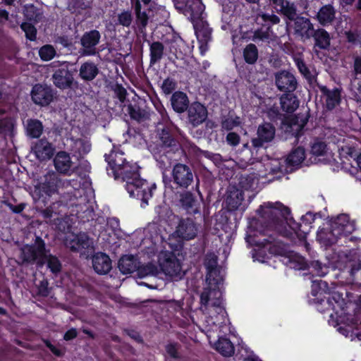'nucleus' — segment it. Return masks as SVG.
<instances>
[{"mask_svg": "<svg viewBox=\"0 0 361 361\" xmlns=\"http://www.w3.org/2000/svg\"><path fill=\"white\" fill-rule=\"evenodd\" d=\"M106 160L115 179L121 178L126 183L125 186L130 195L141 198L142 202L147 204L155 185H150L140 178L136 164L127 162L123 153L118 150L111 151L106 155Z\"/></svg>", "mask_w": 361, "mask_h": 361, "instance_id": "nucleus-1", "label": "nucleus"}, {"mask_svg": "<svg viewBox=\"0 0 361 361\" xmlns=\"http://www.w3.org/2000/svg\"><path fill=\"white\" fill-rule=\"evenodd\" d=\"M22 255L23 260L27 262H36L39 266L47 263L48 268L53 273L61 271V264L59 259L47 253L45 243L39 237L36 238L33 245H26L23 248Z\"/></svg>", "mask_w": 361, "mask_h": 361, "instance_id": "nucleus-2", "label": "nucleus"}, {"mask_svg": "<svg viewBox=\"0 0 361 361\" xmlns=\"http://www.w3.org/2000/svg\"><path fill=\"white\" fill-rule=\"evenodd\" d=\"M261 209L262 217L267 221V226L280 233L286 228V224H288V221L292 219L290 216L289 208L280 202L274 204L268 202L262 206Z\"/></svg>", "mask_w": 361, "mask_h": 361, "instance_id": "nucleus-3", "label": "nucleus"}, {"mask_svg": "<svg viewBox=\"0 0 361 361\" xmlns=\"http://www.w3.org/2000/svg\"><path fill=\"white\" fill-rule=\"evenodd\" d=\"M218 284H209L205 287L200 295V310L207 314L214 312L219 314L223 311L221 306V293L217 288Z\"/></svg>", "mask_w": 361, "mask_h": 361, "instance_id": "nucleus-4", "label": "nucleus"}, {"mask_svg": "<svg viewBox=\"0 0 361 361\" xmlns=\"http://www.w3.org/2000/svg\"><path fill=\"white\" fill-rule=\"evenodd\" d=\"M159 265L163 273L175 279H181L184 275L180 261L173 252L162 251L158 257Z\"/></svg>", "mask_w": 361, "mask_h": 361, "instance_id": "nucleus-5", "label": "nucleus"}, {"mask_svg": "<svg viewBox=\"0 0 361 361\" xmlns=\"http://www.w3.org/2000/svg\"><path fill=\"white\" fill-rule=\"evenodd\" d=\"M71 186V180L62 178L60 175L54 171H48L44 176V180L39 186L40 191L48 196L59 192Z\"/></svg>", "mask_w": 361, "mask_h": 361, "instance_id": "nucleus-6", "label": "nucleus"}, {"mask_svg": "<svg viewBox=\"0 0 361 361\" xmlns=\"http://www.w3.org/2000/svg\"><path fill=\"white\" fill-rule=\"evenodd\" d=\"M176 9L181 11L193 23L204 19V5L201 0H173Z\"/></svg>", "mask_w": 361, "mask_h": 361, "instance_id": "nucleus-7", "label": "nucleus"}, {"mask_svg": "<svg viewBox=\"0 0 361 361\" xmlns=\"http://www.w3.org/2000/svg\"><path fill=\"white\" fill-rule=\"evenodd\" d=\"M338 269L343 270L349 269L352 276L357 271L361 269V257L359 252L355 250L340 252L336 262Z\"/></svg>", "mask_w": 361, "mask_h": 361, "instance_id": "nucleus-8", "label": "nucleus"}, {"mask_svg": "<svg viewBox=\"0 0 361 361\" xmlns=\"http://www.w3.org/2000/svg\"><path fill=\"white\" fill-rule=\"evenodd\" d=\"M173 183L181 188H187L193 182V172L190 166L184 164H176L171 171Z\"/></svg>", "mask_w": 361, "mask_h": 361, "instance_id": "nucleus-9", "label": "nucleus"}, {"mask_svg": "<svg viewBox=\"0 0 361 361\" xmlns=\"http://www.w3.org/2000/svg\"><path fill=\"white\" fill-rule=\"evenodd\" d=\"M100 38V33L96 30L84 33L80 39L82 45L79 51L80 56H94L97 53L96 46L99 43Z\"/></svg>", "mask_w": 361, "mask_h": 361, "instance_id": "nucleus-10", "label": "nucleus"}, {"mask_svg": "<svg viewBox=\"0 0 361 361\" xmlns=\"http://www.w3.org/2000/svg\"><path fill=\"white\" fill-rule=\"evenodd\" d=\"M64 244L73 252H79L83 249L92 248L93 246L92 240L85 233H80L78 234L68 233L64 238Z\"/></svg>", "mask_w": 361, "mask_h": 361, "instance_id": "nucleus-11", "label": "nucleus"}, {"mask_svg": "<svg viewBox=\"0 0 361 361\" xmlns=\"http://www.w3.org/2000/svg\"><path fill=\"white\" fill-rule=\"evenodd\" d=\"M275 85L278 90L283 92H293L298 87L295 75L287 71H281L274 74Z\"/></svg>", "mask_w": 361, "mask_h": 361, "instance_id": "nucleus-12", "label": "nucleus"}, {"mask_svg": "<svg viewBox=\"0 0 361 361\" xmlns=\"http://www.w3.org/2000/svg\"><path fill=\"white\" fill-rule=\"evenodd\" d=\"M188 121L192 127H197L207 118L208 111L205 106L195 102L190 104L187 109Z\"/></svg>", "mask_w": 361, "mask_h": 361, "instance_id": "nucleus-13", "label": "nucleus"}, {"mask_svg": "<svg viewBox=\"0 0 361 361\" xmlns=\"http://www.w3.org/2000/svg\"><path fill=\"white\" fill-rule=\"evenodd\" d=\"M54 166L59 175L71 176L73 170V162L69 153L65 151H60L56 153L54 160Z\"/></svg>", "mask_w": 361, "mask_h": 361, "instance_id": "nucleus-14", "label": "nucleus"}, {"mask_svg": "<svg viewBox=\"0 0 361 361\" xmlns=\"http://www.w3.org/2000/svg\"><path fill=\"white\" fill-rule=\"evenodd\" d=\"M217 256L214 253H208L204 259V266L207 270L206 281L209 284H219L222 281L217 267Z\"/></svg>", "mask_w": 361, "mask_h": 361, "instance_id": "nucleus-15", "label": "nucleus"}, {"mask_svg": "<svg viewBox=\"0 0 361 361\" xmlns=\"http://www.w3.org/2000/svg\"><path fill=\"white\" fill-rule=\"evenodd\" d=\"M276 130L270 123H264L259 126L257 135V137L252 139V144L254 147H262L266 142H271L275 136Z\"/></svg>", "mask_w": 361, "mask_h": 361, "instance_id": "nucleus-16", "label": "nucleus"}, {"mask_svg": "<svg viewBox=\"0 0 361 361\" xmlns=\"http://www.w3.org/2000/svg\"><path fill=\"white\" fill-rule=\"evenodd\" d=\"M336 231V235L340 237L351 234L355 230V223L350 220L348 215L342 214L338 215L331 223Z\"/></svg>", "mask_w": 361, "mask_h": 361, "instance_id": "nucleus-17", "label": "nucleus"}, {"mask_svg": "<svg viewBox=\"0 0 361 361\" xmlns=\"http://www.w3.org/2000/svg\"><path fill=\"white\" fill-rule=\"evenodd\" d=\"M294 34L303 40L310 39L314 34V25L309 18L297 16L293 23Z\"/></svg>", "mask_w": 361, "mask_h": 361, "instance_id": "nucleus-18", "label": "nucleus"}, {"mask_svg": "<svg viewBox=\"0 0 361 361\" xmlns=\"http://www.w3.org/2000/svg\"><path fill=\"white\" fill-rule=\"evenodd\" d=\"M32 152L39 161H44L50 159L53 157L55 148L47 140L41 139L35 143L32 147Z\"/></svg>", "mask_w": 361, "mask_h": 361, "instance_id": "nucleus-19", "label": "nucleus"}, {"mask_svg": "<svg viewBox=\"0 0 361 361\" xmlns=\"http://www.w3.org/2000/svg\"><path fill=\"white\" fill-rule=\"evenodd\" d=\"M32 101L41 106L48 105L53 98L52 90L47 86L35 85L31 92Z\"/></svg>", "mask_w": 361, "mask_h": 361, "instance_id": "nucleus-20", "label": "nucleus"}, {"mask_svg": "<svg viewBox=\"0 0 361 361\" xmlns=\"http://www.w3.org/2000/svg\"><path fill=\"white\" fill-rule=\"evenodd\" d=\"M175 233L179 238L188 240L197 235V228L192 220L190 219H181Z\"/></svg>", "mask_w": 361, "mask_h": 361, "instance_id": "nucleus-21", "label": "nucleus"}, {"mask_svg": "<svg viewBox=\"0 0 361 361\" xmlns=\"http://www.w3.org/2000/svg\"><path fill=\"white\" fill-rule=\"evenodd\" d=\"M192 24L197 37L201 43L200 49H203L211 40L212 29L204 19L195 22Z\"/></svg>", "mask_w": 361, "mask_h": 361, "instance_id": "nucleus-22", "label": "nucleus"}, {"mask_svg": "<svg viewBox=\"0 0 361 361\" xmlns=\"http://www.w3.org/2000/svg\"><path fill=\"white\" fill-rule=\"evenodd\" d=\"M92 267L97 274H106L111 269V260L107 255L97 252L92 257Z\"/></svg>", "mask_w": 361, "mask_h": 361, "instance_id": "nucleus-23", "label": "nucleus"}, {"mask_svg": "<svg viewBox=\"0 0 361 361\" xmlns=\"http://www.w3.org/2000/svg\"><path fill=\"white\" fill-rule=\"evenodd\" d=\"M54 84L60 89H66L71 86L73 77L68 68L56 70L52 75Z\"/></svg>", "mask_w": 361, "mask_h": 361, "instance_id": "nucleus-24", "label": "nucleus"}, {"mask_svg": "<svg viewBox=\"0 0 361 361\" xmlns=\"http://www.w3.org/2000/svg\"><path fill=\"white\" fill-rule=\"evenodd\" d=\"M322 295V293H319V297L317 298L318 302L321 305H324V307L319 308L317 307L318 310L320 312H326L330 310H335L336 305H337L338 307H341L343 303V299L342 298V296L336 292L332 293L331 295H329L327 298H320Z\"/></svg>", "mask_w": 361, "mask_h": 361, "instance_id": "nucleus-25", "label": "nucleus"}, {"mask_svg": "<svg viewBox=\"0 0 361 361\" xmlns=\"http://www.w3.org/2000/svg\"><path fill=\"white\" fill-rule=\"evenodd\" d=\"M336 11L331 4L323 6L317 12V20L324 25L331 24L336 18Z\"/></svg>", "mask_w": 361, "mask_h": 361, "instance_id": "nucleus-26", "label": "nucleus"}, {"mask_svg": "<svg viewBox=\"0 0 361 361\" xmlns=\"http://www.w3.org/2000/svg\"><path fill=\"white\" fill-rule=\"evenodd\" d=\"M320 90L325 97L326 108L329 110L334 109L341 102V92L335 88L329 90L325 86L320 87Z\"/></svg>", "mask_w": 361, "mask_h": 361, "instance_id": "nucleus-27", "label": "nucleus"}, {"mask_svg": "<svg viewBox=\"0 0 361 361\" xmlns=\"http://www.w3.org/2000/svg\"><path fill=\"white\" fill-rule=\"evenodd\" d=\"M118 267L122 274H128L139 269V262L133 255H124L119 259Z\"/></svg>", "mask_w": 361, "mask_h": 361, "instance_id": "nucleus-28", "label": "nucleus"}, {"mask_svg": "<svg viewBox=\"0 0 361 361\" xmlns=\"http://www.w3.org/2000/svg\"><path fill=\"white\" fill-rule=\"evenodd\" d=\"M173 110L178 113H183L189 107L188 97L184 92H176L171 98Z\"/></svg>", "mask_w": 361, "mask_h": 361, "instance_id": "nucleus-29", "label": "nucleus"}, {"mask_svg": "<svg viewBox=\"0 0 361 361\" xmlns=\"http://www.w3.org/2000/svg\"><path fill=\"white\" fill-rule=\"evenodd\" d=\"M99 71V68L94 63L87 61L80 66L79 76L85 81H92L97 76Z\"/></svg>", "mask_w": 361, "mask_h": 361, "instance_id": "nucleus-30", "label": "nucleus"}, {"mask_svg": "<svg viewBox=\"0 0 361 361\" xmlns=\"http://www.w3.org/2000/svg\"><path fill=\"white\" fill-rule=\"evenodd\" d=\"M339 237L338 235H336V231L331 224L329 227L322 228L317 233L318 240L326 246L336 243Z\"/></svg>", "mask_w": 361, "mask_h": 361, "instance_id": "nucleus-31", "label": "nucleus"}, {"mask_svg": "<svg viewBox=\"0 0 361 361\" xmlns=\"http://www.w3.org/2000/svg\"><path fill=\"white\" fill-rule=\"evenodd\" d=\"M71 149L80 156L87 154L91 150V144L87 138H71Z\"/></svg>", "mask_w": 361, "mask_h": 361, "instance_id": "nucleus-32", "label": "nucleus"}, {"mask_svg": "<svg viewBox=\"0 0 361 361\" xmlns=\"http://www.w3.org/2000/svg\"><path fill=\"white\" fill-rule=\"evenodd\" d=\"M243 195L241 190L233 188L231 190L226 197V203L228 209L231 211L237 209L242 204Z\"/></svg>", "mask_w": 361, "mask_h": 361, "instance_id": "nucleus-33", "label": "nucleus"}, {"mask_svg": "<svg viewBox=\"0 0 361 361\" xmlns=\"http://www.w3.org/2000/svg\"><path fill=\"white\" fill-rule=\"evenodd\" d=\"M281 106L283 111L293 113L299 106V100L293 94H283L280 98Z\"/></svg>", "mask_w": 361, "mask_h": 361, "instance_id": "nucleus-34", "label": "nucleus"}, {"mask_svg": "<svg viewBox=\"0 0 361 361\" xmlns=\"http://www.w3.org/2000/svg\"><path fill=\"white\" fill-rule=\"evenodd\" d=\"M180 202L188 213L197 214L199 212V202L192 193L189 192L183 193L181 195Z\"/></svg>", "mask_w": 361, "mask_h": 361, "instance_id": "nucleus-35", "label": "nucleus"}, {"mask_svg": "<svg viewBox=\"0 0 361 361\" xmlns=\"http://www.w3.org/2000/svg\"><path fill=\"white\" fill-rule=\"evenodd\" d=\"M277 12L282 13L289 20H294L297 17V8L293 3L282 0L281 3L274 6Z\"/></svg>", "mask_w": 361, "mask_h": 361, "instance_id": "nucleus-36", "label": "nucleus"}, {"mask_svg": "<svg viewBox=\"0 0 361 361\" xmlns=\"http://www.w3.org/2000/svg\"><path fill=\"white\" fill-rule=\"evenodd\" d=\"M43 132V126L41 121L37 119H28L26 122V133L32 138L39 137Z\"/></svg>", "mask_w": 361, "mask_h": 361, "instance_id": "nucleus-37", "label": "nucleus"}, {"mask_svg": "<svg viewBox=\"0 0 361 361\" xmlns=\"http://www.w3.org/2000/svg\"><path fill=\"white\" fill-rule=\"evenodd\" d=\"M312 37L315 41V46L322 49H326L330 46V37L324 29H318L314 31Z\"/></svg>", "mask_w": 361, "mask_h": 361, "instance_id": "nucleus-38", "label": "nucleus"}, {"mask_svg": "<svg viewBox=\"0 0 361 361\" xmlns=\"http://www.w3.org/2000/svg\"><path fill=\"white\" fill-rule=\"evenodd\" d=\"M216 350L225 357H230L234 353V346L230 340L220 338L215 343Z\"/></svg>", "mask_w": 361, "mask_h": 361, "instance_id": "nucleus-39", "label": "nucleus"}, {"mask_svg": "<svg viewBox=\"0 0 361 361\" xmlns=\"http://www.w3.org/2000/svg\"><path fill=\"white\" fill-rule=\"evenodd\" d=\"M150 64L154 65L159 61L163 56L164 51V46L160 42H154L150 44Z\"/></svg>", "mask_w": 361, "mask_h": 361, "instance_id": "nucleus-40", "label": "nucleus"}, {"mask_svg": "<svg viewBox=\"0 0 361 361\" xmlns=\"http://www.w3.org/2000/svg\"><path fill=\"white\" fill-rule=\"evenodd\" d=\"M305 149L303 147H298L293 149L287 157V162L293 166H299L305 159Z\"/></svg>", "mask_w": 361, "mask_h": 361, "instance_id": "nucleus-41", "label": "nucleus"}, {"mask_svg": "<svg viewBox=\"0 0 361 361\" xmlns=\"http://www.w3.org/2000/svg\"><path fill=\"white\" fill-rule=\"evenodd\" d=\"M243 58L248 64H255L258 59V49L255 44H249L243 49Z\"/></svg>", "mask_w": 361, "mask_h": 361, "instance_id": "nucleus-42", "label": "nucleus"}, {"mask_svg": "<svg viewBox=\"0 0 361 361\" xmlns=\"http://www.w3.org/2000/svg\"><path fill=\"white\" fill-rule=\"evenodd\" d=\"M127 112L129 114L131 118L138 122L145 121L149 118V115L145 111L142 110L138 106H133L132 104L127 106Z\"/></svg>", "mask_w": 361, "mask_h": 361, "instance_id": "nucleus-43", "label": "nucleus"}, {"mask_svg": "<svg viewBox=\"0 0 361 361\" xmlns=\"http://www.w3.org/2000/svg\"><path fill=\"white\" fill-rule=\"evenodd\" d=\"M338 329L343 334L345 335L346 337L350 336L351 340H353L355 337L357 338L358 340H361V312L357 314L355 328L351 330L350 335L349 330L342 327H340Z\"/></svg>", "mask_w": 361, "mask_h": 361, "instance_id": "nucleus-44", "label": "nucleus"}, {"mask_svg": "<svg viewBox=\"0 0 361 361\" xmlns=\"http://www.w3.org/2000/svg\"><path fill=\"white\" fill-rule=\"evenodd\" d=\"M24 16L28 20L35 23L39 22L42 18V14L32 4L25 6Z\"/></svg>", "mask_w": 361, "mask_h": 361, "instance_id": "nucleus-45", "label": "nucleus"}, {"mask_svg": "<svg viewBox=\"0 0 361 361\" xmlns=\"http://www.w3.org/2000/svg\"><path fill=\"white\" fill-rule=\"evenodd\" d=\"M241 121L238 116H229L225 117L221 121V127L226 130H231L235 127L240 126Z\"/></svg>", "mask_w": 361, "mask_h": 361, "instance_id": "nucleus-46", "label": "nucleus"}, {"mask_svg": "<svg viewBox=\"0 0 361 361\" xmlns=\"http://www.w3.org/2000/svg\"><path fill=\"white\" fill-rule=\"evenodd\" d=\"M39 55L42 60L47 61L54 57L56 55V50L51 45H44L39 49Z\"/></svg>", "mask_w": 361, "mask_h": 361, "instance_id": "nucleus-47", "label": "nucleus"}, {"mask_svg": "<svg viewBox=\"0 0 361 361\" xmlns=\"http://www.w3.org/2000/svg\"><path fill=\"white\" fill-rule=\"evenodd\" d=\"M20 28L25 32V37L30 41H35L37 38V29L30 23H23Z\"/></svg>", "mask_w": 361, "mask_h": 361, "instance_id": "nucleus-48", "label": "nucleus"}, {"mask_svg": "<svg viewBox=\"0 0 361 361\" xmlns=\"http://www.w3.org/2000/svg\"><path fill=\"white\" fill-rule=\"evenodd\" d=\"M118 23L123 27H130L133 22V14L130 11H123L118 15Z\"/></svg>", "mask_w": 361, "mask_h": 361, "instance_id": "nucleus-49", "label": "nucleus"}, {"mask_svg": "<svg viewBox=\"0 0 361 361\" xmlns=\"http://www.w3.org/2000/svg\"><path fill=\"white\" fill-rule=\"evenodd\" d=\"M136 24L141 32H145L148 24L149 17L146 12L140 11L135 13Z\"/></svg>", "mask_w": 361, "mask_h": 361, "instance_id": "nucleus-50", "label": "nucleus"}, {"mask_svg": "<svg viewBox=\"0 0 361 361\" xmlns=\"http://www.w3.org/2000/svg\"><path fill=\"white\" fill-rule=\"evenodd\" d=\"M326 152V145L324 142L316 140L311 146V153L314 156H323Z\"/></svg>", "mask_w": 361, "mask_h": 361, "instance_id": "nucleus-51", "label": "nucleus"}, {"mask_svg": "<svg viewBox=\"0 0 361 361\" xmlns=\"http://www.w3.org/2000/svg\"><path fill=\"white\" fill-rule=\"evenodd\" d=\"M140 276H155L158 274L157 267L151 263H149L138 269Z\"/></svg>", "mask_w": 361, "mask_h": 361, "instance_id": "nucleus-52", "label": "nucleus"}, {"mask_svg": "<svg viewBox=\"0 0 361 361\" xmlns=\"http://www.w3.org/2000/svg\"><path fill=\"white\" fill-rule=\"evenodd\" d=\"M159 139L161 140L163 146L171 147L176 145V140L172 138L169 132L166 129H163L159 134Z\"/></svg>", "mask_w": 361, "mask_h": 361, "instance_id": "nucleus-53", "label": "nucleus"}, {"mask_svg": "<svg viewBox=\"0 0 361 361\" xmlns=\"http://www.w3.org/2000/svg\"><path fill=\"white\" fill-rule=\"evenodd\" d=\"M271 36L269 33V30H257L254 32L252 39L254 41H262V42H269Z\"/></svg>", "mask_w": 361, "mask_h": 361, "instance_id": "nucleus-54", "label": "nucleus"}, {"mask_svg": "<svg viewBox=\"0 0 361 361\" xmlns=\"http://www.w3.org/2000/svg\"><path fill=\"white\" fill-rule=\"evenodd\" d=\"M345 36L350 43L355 44L361 42V36L357 31H346Z\"/></svg>", "mask_w": 361, "mask_h": 361, "instance_id": "nucleus-55", "label": "nucleus"}, {"mask_svg": "<svg viewBox=\"0 0 361 361\" xmlns=\"http://www.w3.org/2000/svg\"><path fill=\"white\" fill-rule=\"evenodd\" d=\"M161 89L166 94H169L176 89V82L170 78H166L162 83Z\"/></svg>", "mask_w": 361, "mask_h": 361, "instance_id": "nucleus-56", "label": "nucleus"}, {"mask_svg": "<svg viewBox=\"0 0 361 361\" xmlns=\"http://www.w3.org/2000/svg\"><path fill=\"white\" fill-rule=\"evenodd\" d=\"M37 294L42 297H46L49 294L48 281L47 280L41 281L39 285H37Z\"/></svg>", "mask_w": 361, "mask_h": 361, "instance_id": "nucleus-57", "label": "nucleus"}, {"mask_svg": "<svg viewBox=\"0 0 361 361\" xmlns=\"http://www.w3.org/2000/svg\"><path fill=\"white\" fill-rule=\"evenodd\" d=\"M226 139L227 142L232 146H237L240 140V136L233 132L228 133Z\"/></svg>", "mask_w": 361, "mask_h": 361, "instance_id": "nucleus-58", "label": "nucleus"}, {"mask_svg": "<svg viewBox=\"0 0 361 361\" xmlns=\"http://www.w3.org/2000/svg\"><path fill=\"white\" fill-rule=\"evenodd\" d=\"M259 16L264 22H270L272 24H278L280 22V18L274 14L262 13Z\"/></svg>", "mask_w": 361, "mask_h": 361, "instance_id": "nucleus-59", "label": "nucleus"}, {"mask_svg": "<svg viewBox=\"0 0 361 361\" xmlns=\"http://www.w3.org/2000/svg\"><path fill=\"white\" fill-rule=\"evenodd\" d=\"M269 250L270 253L273 255H282L285 253V250L283 246H281L279 243H275L273 245H270L269 247Z\"/></svg>", "mask_w": 361, "mask_h": 361, "instance_id": "nucleus-60", "label": "nucleus"}, {"mask_svg": "<svg viewBox=\"0 0 361 361\" xmlns=\"http://www.w3.org/2000/svg\"><path fill=\"white\" fill-rule=\"evenodd\" d=\"M297 66L300 71V72L306 78L310 77V72L307 67L306 66L305 62L301 59H297L296 61Z\"/></svg>", "mask_w": 361, "mask_h": 361, "instance_id": "nucleus-61", "label": "nucleus"}, {"mask_svg": "<svg viewBox=\"0 0 361 361\" xmlns=\"http://www.w3.org/2000/svg\"><path fill=\"white\" fill-rule=\"evenodd\" d=\"M167 353L173 358L178 357V345L174 343H169L166 346Z\"/></svg>", "mask_w": 361, "mask_h": 361, "instance_id": "nucleus-62", "label": "nucleus"}, {"mask_svg": "<svg viewBox=\"0 0 361 361\" xmlns=\"http://www.w3.org/2000/svg\"><path fill=\"white\" fill-rule=\"evenodd\" d=\"M114 92H115L116 97L118 98V99L121 102H123L126 99V93H127L126 89L123 88L121 85H116L114 89Z\"/></svg>", "mask_w": 361, "mask_h": 361, "instance_id": "nucleus-63", "label": "nucleus"}, {"mask_svg": "<svg viewBox=\"0 0 361 361\" xmlns=\"http://www.w3.org/2000/svg\"><path fill=\"white\" fill-rule=\"evenodd\" d=\"M353 67L355 74H361V56L355 57Z\"/></svg>", "mask_w": 361, "mask_h": 361, "instance_id": "nucleus-64", "label": "nucleus"}]
</instances>
